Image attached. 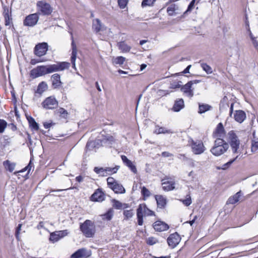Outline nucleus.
Masks as SVG:
<instances>
[{
  "label": "nucleus",
  "mask_w": 258,
  "mask_h": 258,
  "mask_svg": "<svg viewBox=\"0 0 258 258\" xmlns=\"http://www.w3.org/2000/svg\"><path fill=\"white\" fill-rule=\"evenodd\" d=\"M229 148V144L223 139L217 138L210 150L211 153L217 157L224 154Z\"/></svg>",
  "instance_id": "1"
},
{
  "label": "nucleus",
  "mask_w": 258,
  "mask_h": 258,
  "mask_svg": "<svg viewBox=\"0 0 258 258\" xmlns=\"http://www.w3.org/2000/svg\"><path fill=\"white\" fill-rule=\"evenodd\" d=\"M80 230L86 237L92 238L96 233L95 223L90 220H86L80 224Z\"/></svg>",
  "instance_id": "2"
},
{
  "label": "nucleus",
  "mask_w": 258,
  "mask_h": 258,
  "mask_svg": "<svg viewBox=\"0 0 258 258\" xmlns=\"http://www.w3.org/2000/svg\"><path fill=\"white\" fill-rule=\"evenodd\" d=\"M227 143L230 145L232 153L238 154L239 153L240 140L236 133L234 131H230L226 136Z\"/></svg>",
  "instance_id": "3"
},
{
  "label": "nucleus",
  "mask_w": 258,
  "mask_h": 258,
  "mask_svg": "<svg viewBox=\"0 0 258 258\" xmlns=\"http://www.w3.org/2000/svg\"><path fill=\"white\" fill-rule=\"evenodd\" d=\"M155 216V213L148 209L145 204H140L137 209V217L138 224L140 226L143 224V217Z\"/></svg>",
  "instance_id": "4"
},
{
  "label": "nucleus",
  "mask_w": 258,
  "mask_h": 258,
  "mask_svg": "<svg viewBox=\"0 0 258 258\" xmlns=\"http://www.w3.org/2000/svg\"><path fill=\"white\" fill-rule=\"evenodd\" d=\"M36 7L38 15L42 14L44 16H48L50 15L53 11L52 7L45 1L37 2Z\"/></svg>",
  "instance_id": "5"
},
{
  "label": "nucleus",
  "mask_w": 258,
  "mask_h": 258,
  "mask_svg": "<svg viewBox=\"0 0 258 258\" xmlns=\"http://www.w3.org/2000/svg\"><path fill=\"white\" fill-rule=\"evenodd\" d=\"M47 66H40L32 69L30 72V76L33 78H37L46 74H49Z\"/></svg>",
  "instance_id": "6"
},
{
  "label": "nucleus",
  "mask_w": 258,
  "mask_h": 258,
  "mask_svg": "<svg viewBox=\"0 0 258 258\" xmlns=\"http://www.w3.org/2000/svg\"><path fill=\"white\" fill-rule=\"evenodd\" d=\"M201 82V80H195L190 81L187 82L186 84L183 85L181 88V90L186 95L189 97H192L194 96V88L192 87L193 85L197 84Z\"/></svg>",
  "instance_id": "7"
},
{
  "label": "nucleus",
  "mask_w": 258,
  "mask_h": 258,
  "mask_svg": "<svg viewBox=\"0 0 258 258\" xmlns=\"http://www.w3.org/2000/svg\"><path fill=\"white\" fill-rule=\"evenodd\" d=\"M48 72L52 73L55 72L62 71L70 67V63L67 62H58L55 64L48 65Z\"/></svg>",
  "instance_id": "8"
},
{
  "label": "nucleus",
  "mask_w": 258,
  "mask_h": 258,
  "mask_svg": "<svg viewBox=\"0 0 258 258\" xmlns=\"http://www.w3.org/2000/svg\"><path fill=\"white\" fill-rule=\"evenodd\" d=\"M42 105L45 109H53L58 106V101L54 96L47 97L42 103Z\"/></svg>",
  "instance_id": "9"
},
{
  "label": "nucleus",
  "mask_w": 258,
  "mask_h": 258,
  "mask_svg": "<svg viewBox=\"0 0 258 258\" xmlns=\"http://www.w3.org/2000/svg\"><path fill=\"white\" fill-rule=\"evenodd\" d=\"M191 147L192 152L196 155L201 154L206 150L203 143L201 141L191 140Z\"/></svg>",
  "instance_id": "10"
},
{
  "label": "nucleus",
  "mask_w": 258,
  "mask_h": 258,
  "mask_svg": "<svg viewBox=\"0 0 258 258\" xmlns=\"http://www.w3.org/2000/svg\"><path fill=\"white\" fill-rule=\"evenodd\" d=\"M48 45L46 42H42L36 45L34 48V53L38 56L44 55L48 50Z\"/></svg>",
  "instance_id": "11"
},
{
  "label": "nucleus",
  "mask_w": 258,
  "mask_h": 258,
  "mask_svg": "<svg viewBox=\"0 0 258 258\" xmlns=\"http://www.w3.org/2000/svg\"><path fill=\"white\" fill-rule=\"evenodd\" d=\"M39 19L38 13H36L29 15L25 18L24 21V25L25 26L33 27L37 24Z\"/></svg>",
  "instance_id": "12"
},
{
  "label": "nucleus",
  "mask_w": 258,
  "mask_h": 258,
  "mask_svg": "<svg viewBox=\"0 0 258 258\" xmlns=\"http://www.w3.org/2000/svg\"><path fill=\"white\" fill-rule=\"evenodd\" d=\"M180 240L181 238L177 232H175L170 234L167 240L169 246L173 248L179 243Z\"/></svg>",
  "instance_id": "13"
},
{
  "label": "nucleus",
  "mask_w": 258,
  "mask_h": 258,
  "mask_svg": "<svg viewBox=\"0 0 258 258\" xmlns=\"http://www.w3.org/2000/svg\"><path fill=\"white\" fill-rule=\"evenodd\" d=\"M91 254L90 251L86 248H82L77 250L71 256V258H86Z\"/></svg>",
  "instance_id": "14"
},
{
  "label": "nucleus",
  "mask_w": 258,
  "mask_h": 258,
  "mask_svg": "<svg viewBox=\"0 0 258 258\" xmlns=\"http://www.w3.org/2000/svg\"><path fill=\"white\" fill-rule=\"evenodd\" d=\"M225 135V132L223 124L220 122L219 123L213 132V136L215 138H223Z\"/></svg>",
  "instance_id": "15"
},
{
  "label": "nucleus",
  "mask_w": 258,
  "mask_h": 258,
  "mask_svg": "<svg viewBox=\"0 0 258 258\" xmlns=\"http://www.w3.org/2000/svg\"><path fill=\"white\" fill-rule=\"evenodd\" d=\"M91 200L94 202H102L104 200V194L98 188L91 196Z\"/></svg>",
  "instance_id": "16"
},
{
  "label": "nucleus",
  "mask_w": 258,
  "mask_h": 258,
  "mask_svg": "<svg viewBox=\"0 0 258 258\" xmlns=\"http://www.w3.org/2000/svg\"><path fill=\"white\" fill-rule=\"evenodd\" d=\"M163 189L165 191H170L175 189V182L173 181L166 180V178L162 180Z\"/></svg>",
  "instance_id": "17"
},
{
  "label": "nucleus",
  "mask_w": 258,
  "mask_h": 258,
  "mask_svg": "<svg viewBox=\"0 0 258 258\" xmlns=\"http://www.w3.org/2000/svg\"><path fill=\"white\" fill-rule=\"evenodd\" d=\"M153 227L157 231H164L169 229V226L164 222L158 221L154 223Z\"/></svg>",
  "instance_id": "18"
},
{
  "label": "nucleus",
  "mask_w": 258,
  "mask_h": 258,
  "mask_svg": "<svg viewBox=\"0 0 258 258\" xmlns=\"http://www.w3.org/2000/svg\"><path fill=\"white\" fill-rule=\"evenodd\" d=\"M51 80L52 82V86L54 89L58 88L62 85L60 75L57 74H54L52 75Z\"/></svg>",
  "instance_id": "19"
},
{
  "label": "nucleus",
  "mask_w": 258,
  "mask_h": 258,
  "mask_svg": "<svg viewBox=\"0 0 258 258\" xmlns=\"http://www.w3.org/2000/svg\"><path fill=\"white\" fill-rule=\"evenodd\" d=\"M121 158L123 163L127 166L134 173H136L137 172L136 166L133 164V162L130 160L125 155H121Z\"/></svg>",
  "instance_id": "20"
},
{
  "label": "nucleus",
  "mask_w": 258,
  "mask_h": 258,
  "mask_svg": "<svg viewBox=\"0 0 258 258\" xmlns=\"http://www.w3.org/2000/svg\"><path fill=\"white\" fill-rule=\"evenodd\" d=\"M155 198L157 202V207L163 209L167 204V200L162 195H155Z\"/></svg>",
  "instance_id": "21"
},
{
  "label": "nucleus",
  "mask_w": 258,
  "mask_h": 258,
  "mask_svg": "<svg viewBox=\"0 0 258 258\" xmlns=\"http://www.w3.org/2000/svg\"><path fill=\"white\" fill-rule=\"evenodd\" d=\"M242 196L241 191L240 190L236 192L234 195L231 196L228 199L226 204H235L238 202L240 200V198Z\"/></svg>",
  "instance_id": "22"
},
{
  "label": "nucleus",
  "mask_w": 258,
  "mask_h": 258,
  "mask_svg": "<svg viewBox=\"0 0 258 258\" xmlns=\"http://www.w3.org/2000/svg\"><path fill=\"white\" fill-rule=\"evenodd\" d=\"M234 117L235 120L239 123L242 122L246 118L245 113L241 110L235 111Z\"/></svg>",
  "instance_id": "23"
},
{
  "label": "nucleus",
  "mask_w": 258,
  "mask_h": 258,
  "mask_svg": "<svg viewBox=\"0 0 258 258\" xmlns=\"http://www.w3.org/2000/svg\"><path fill=\"white\" fill-rule=\"evenodd\" d=\"M92 29L96 33L103 30V26L99 19H95L93 20Z\"/></svg>",
  "instance_id": "24"
},
{
  "label": "nucleus",
  "mask_w": 258,
  "mask_h": 258,
  "mask_svg": "<svg viewBox=\"0 0 258 258\" xmlns=\"http://www.w3.org/2000/svg\"><path fill=\"white\" fill-rule=\"evenodd\" d=\"M4 17L5 18V24L6 26H10L12 24V15L9 14L8 8H5L4 9Z\"/></svg>",
  "instance_id": "25"
},
{
  "label": "nucleus",
  "mask_w": 258,
  "mask_h": 258,
  "mask_svg": "<svg viewBox=\"0 0 258 258\" xmlns=\"http://www.w3.org/2000/svg\"><path fill=\"white\" fill-rule=\"evenodd\" d=\"M72 47V56H71V62L73 64V67L74 68H75V60L77 57V49L76 45L75 44V43L74 42V40H73V37H72V42L71 43Z\"/></svg>",
  "instance_id": "26"
},
{
  "label": "nucleus",
  "mask_w": 258,
  "mask_h": 258,
  "mask_svg": "<svg viewBox=\"0 0 258 258\" xmlns=\"http://www.w3.org/2000/svg\"><path fill=\"white\" fill-rule=\"evenodd\" d=\"M184 107V101L182 99H179L175 101L172 107V110L175 112L179 111Z\"/></svg>",
  "instance_id": "27"
},
{
  "label": "nucleus",
  "mask_w": 258,
  "mask_h": 258,
  "mask_svg": "<svg viewBox=\"0 0 258 258\" xmlns=\"http://www.w3.org/2000/svg\"><path fill=\"white\" fill-rule=\"evenodd\" d=\"M110 188L112 189L116 194H123L125 192V190L123 186L118 182L114 184Z\"/></svg>",
  "instance_id": "28"
},
{
  "label": "nucleus",
  "mask_w": 258,
  "mask_h": 258,
  "mask_svg": "<svg viewBox=\"0 0 258 258\" xmlns=\"http://www.w3.org/2000/svg\"><path fill=\"white\" fill-rule=\"evenodd\" d=\"M47 84L45 82H42L39 84L35 93L42 94L47 89Z\"/></svg>",
  "instance_id": "29"
},
{
  "label": "nucleus",
  "mask_w": 258,
  "mask_h": 258,
  "mask_svg": "<svg viewBox=\"0 0 258 258\" xmlns=\"http://www.w3.org/2000/svg\"><path fill=\"white\" fill-rule=\"evenodd\" d=\"M56 114L59 115V116L63 118L67 119L68 117L69 113L68 111L63 108L60 107L57 109L55 111Z\"/></svg>",
  "instance_id": "30"
},
{
  "label": "nucleus",
  "mask_w": 258,
  "mask_h": 258,
  "mask_svg": "<svg viewBox=\"0 0 258 258\" xmlns=\"http://www.w3.org/2000/svg\"><path fill=\"white\" fill-rule=\"evenodd\" d=\"M4 166L10 172H13L15 168L16 163H12L9 160H6L3 163Z\"/></svg>",
  "instance_id": "31"
},
{
  "label": "nucleus",
  "mask_w": 258,
  "mask_h": 258,
  "mask_svg": "<svg viewBox=\"0 0 258 258\" xmlns=\"http://www.w3.org/2000/svg\"><path fill=\"white\" fill-rule=\"evenodd\" d=\"M212 108V106L206 104H199V111L200 114L205 113V112L210 110Z\"/></svg>",
  "instance_id": "32"
},
{
  "label": "nucleus",
  "mask_w": 258,
  "mask_h": 258,
  "mask_svg": "<svg viewBox=\"0 0 258 258\" xmlns=\"http://www.w3.org/2000/svg\"><path fill=\"white\" fill-rule=\"evenodd\" d=\"M30 126L35 131H38L39 130V125L36 122L35 119L30 116L29 118H27Z\"/></svg>",
  "instance_id": "33"
},
{
  "label": "nucleus",
  "mask_w": 258,
  "mask_h": 258,
  "mask_svg": "<svg viewBox=\"0 0 258 258\" xmlns=\"http://www.w3.org/2000/svg\"><path fill=\"white\" fill-rule=\"evenodd\" d=\"M117 45L119 47V49L121 50L122 52H128L131 47L127 45L124 42H118Z\"/></svg>",
  "instance_id": "34"
},
{
  "label": "nucleus",
  "mask_w": 258,
  "mask_h": 258,
  "mask_svg": "<svg viewBox=\"0 0 258 258\" xmlns=\"http://www.w3.org/2000/svg\"><path fill=\"white\" fill-rule=\"evenodd\" d=\"M94 171L97 174H99L101 176H105V174L107 172V167L105 168L102 167H95L94 168Z\"/></svg>",
  "instance_id": "35"
},
{
  "label": "nucleus",
  "mask_w": 258,
  "mask_h": 258,
  "mask_svg": "<svg viewBox=\"0 0 258 258\" xmlns=\"http://www.w3.org/2000/svg\"><path fill=\"white\" fill-rule=\"evenodd\" d=\"M102 142L104 143H107L109 145H111L115 142V139L113 136L107 135L102 139Z\"/></svg>",
  "instance_id": "36"
},
{
  "label": "nucleus",
  "mask_w": 258,
  "mask_h": 258,
  "mask_svg": "<svg viewBox=\"0 0 258 258\" xmlns=\"http://www.w3.org/2000/svg\"><path fill=\"white\" fill-rule=\"evenodd\" d=\"M155 132L157 134L173 133V132L171 130H167L166 128L163 127H158V128L156 129Z\"/></svg>",
  "instance_id": "37"
},
{
  "label": "nucleus",
  "mask_w": 258,
  "mask_h": 258,
  "mask_svg": "<svg viewBox=\"0 0 258 258\" xmlns=\"http://www.w3.org/2000/svg\"><path fill=\"white\" fill-rule=\"evenodd\" d=\"M114 211L112 209H110L108 211L102 215L103 219H106L107 220H110L113 215Z\"/></svg>",
  "instance_id": "38"
},
{
  "label": "nucleus",
  "mask_w": 258,
  "mask_h": 258,
  "mask_svg": "<svg viewBox=\"0 0 258 258\" xmlns=\"http://www.w3.org/2000/svg\"><path fill=\"white\" fill-rule=\"evenodd\" d=\"M201 67L203 70L208 74H211L213 72L212 68L206 63H201Z\"/></svg>",
  "instance_id": "39"
},
{
  "label": "nucleus",
  "mask_w": 258,
  "mask_h": 258,
  "mask_svg": "<svg viewBox=\"0 0 258 258\" xmlns=\"http://www.w3.org/2000/svg\"><path fill=\"white\" fill-rule=\"evenodd\" d=\"M125 60V58L123 56H117L113 59V63L115 64H122Z\"/></svg>",
  "instance_id": "40"
},
{
  "label": "nucleus",
  "mask_w": 258,
  "mask_h": 258,
  "mask_svg": "<svg viewBox=\"0 0 258 258\" xmlns=\"http://www.w3.org/2000/svg\"><path fill=\"white\" fill-rule=\"evenodd\" d=\"M123 216H124V220H128L131 218L134 215V213L133 210H124L123 213Z\"/></svg>",
  "instance_id": "41"
},
{
  "label": "nucleus",
  "mask_w": 258,
  "mask_h": 258,
  "mask_svg": "<svg viewBox=\"0 0 258 258\" xmlns=\"http://www.w3.org/2000/svg\"><path fill=\"white\" fill-rule=\"evenodd\" d=\"M60 239V238L57 232L51 233L50 235L49 240L53 242H56Z\"/></svg>",
  "instance_id": "42"
},
{
  "label": "nucleus",
  "mask_w": 258,
  "mask_h": 258,
  "mask_svg": "<svg viewBox=\"0 0 258 258\" xmlns=\"http://www.w3.org/2000/svg\"><path fill=\"white\" fill-rule=\"evenodd\" d=\"M8 123L7 121L4 119H0V133H3L5 128L7 127Z\"/></svg>",
  "instance_id": "43"
},
{
  "label": "nucleus",
  "mask_w": 258,
  "mask_h": 258,
  "mask_svg": "<svg viewBox=\"0 0 258 258\" xmlns=\"http://www.w3.org/2000/svg\"><path fill=\"white\" fill-rule=\"evenodd\" d=\"M113 203V206L116 209H121L122 208L123 204H122L119 201L116 200L115 199L112 200V201Z\"/></svg>",
  "instance_id": "44"
},
{
  "label": "nucleus",
  "mask_w": 258,
  "mask_h": 258,
  "mask_svg": "<svg viewBox=\"0 0 258 258\" xmlns=\"http://www.w3.org/2000/svg\"><path fill=\"white\" fill-rule=\"evenodd\" d=\"M180 201L186 206H188L191 204V200L190 195H186V199L180 200Z\"/></svg>",
  "instance_id": "45"
},
{
  "label": "nucleus",
  "mask_w": 258,
  "mask_h": 258,
  "mask_svg": "<svg viewBox=\"0 0 258 258\" xmlns=\"http://www.w3.org/2000/svg\"><path fill=\"white\" fill-rule=\"evenodd\" d=\"M156 0H143L142 3V6L145 7L146 6H151L153 5Z\"/></svg>",
  "instance_id": "46"
},
{
  "label": "nucleus",
  "mask_w": 258,
  "mask_h": 258,
  "mask_svg": "<svg viewBox=\"0 0 258 258\" xmlns=\"http://www.w3.org/2000/svg\"><path fill=\"white\" fill-rule=\"evenodd\" d=\"M22 226V224H19L18 226L16 228V230L15 236H16V239L18 241L20 240V237L19 235H20V231L21 230Z\"/></svg>",
  "instance_id": "47"
},
{
  "label": "nucleus",
  "mask_w": 258,
  "mask_h": 258,
  "mask_svg": "<svg viewBox=\"0 0 258 258\" xmlns=\"http://www.w3.org/2000/svg\"><path fill=\"white\" fill-rule=\"evenodd\" d=\"M107 182L109 187H110L117 182L113 177H109L107 178Z\"/></svg>",
  "instance_id": "48"
},
{
  "label": "nucleus",
  "mask_w": 258,
  "mask_h": 258,
  "mask_svg": "<svg viewBox=\"0 0 258 258\" xmlns=\"http://www.w3.org/2000/svg\"><path fill=\"white\" fill-rule=\"evenodd\" d=\"M238 156H236V157L235 158H234L233 159L231 160L227 163L223 164L222 165V167H221V169H224V170L227 169L234 161H235L238 158Z\"/></svg>",
  "instance_id": "49"
},
{
  "label": "nucleus",
  "mask_w": 258,
  "mask_h": 258,
  "mask_svg": "<svg viewBox=\"0 0 258 258\" xmlns=\"http://www.w3.org/2000/svg\"><path fill=\"white\" fill-rule=\"evenodd\" d=\"M141 193L144 197H149L151 195L150 191L145 186L142 188Z\"/></svg>",
  "instance_id": "50"
},
{
  "label": "nucleus",
  "mask_w": 258,
  "mask_h": 258,
  "mask_svg": "<svg viewBox=\"0 0 258 258\" xmlns=\"http://www.w3.org/2000/svg\"><path fill=\"white\" fill-rule=\"evenodd\" d=\"M118 4L121 9H124L128 2V0H117Z\"/></svg>",
  "instance_id": "51"
},
{
  "label": "nucleus",
  "mask_w": 258,
  "mask_h": 258,
  "mask_svg": "<svg viewBox=\"0 0 258 258\" xmlns=\"http://www.w3.org/2000/svg\"><path fill=\"white\" fill-rule=\"evenodd\" d=\"M175 10V5H173L167 8V12L169 15L172 16L174 14Z\"/></svg>",
  "instance_id": "52"
},
{
  "label": "nucleus",
  "mask_w": 258,
  "mask_h": 258,
  "mask_svg": "<svg viewBox=\"0 0 258 258\" xmlns=\"http://www.w3.org/2000/svg\"><path fill=\"white\" fill-rule=\"evenodd\" d=\"M58 233V234L59 235V236L60 237V238H61L66 236H67L69 232L68 231V230H61V231H56Z\"/></svg>",
  "instance_id": "53"
},
{
  "label": "nucleus",
  "mask_w": 258,
  "mask_h": 258,
  "mask_svg": "<svg viewBox=\"0 0 258 258\" xmlns=\"http://www.w3.org/2000/svg\"><path fill=\"white\" fill-rule=\"evenodd\" d=\"M196 0H192L191 2L189 3L188 8L185 12V13H187L188 12H190L194 8Z\"/></svg>",
  "instance_id": "54"
},
{
  "label": "nucleus",
  "mask_w": 258,
  "mask_h": 258,
  "mask_svg": "<svg viewBox=\"0 0 258 258\" xmlns=\"http://www.w3.org/2000/svg\"><path fill=\"white\" fill-rule=\"evenodd\" d=\"M120 166H116L115 167L111 168V167H107V171L111 172L114 173H116L117 170L119 169Z\"/></svg>",
  "instance_id": "55"
},
{
  "label": "nucleus",
  "mask_w": 258,
  "mask_h": 258,
  "mask_svg": "<svg viewBox=\"0 0 258 258\" xmlns=\"http://www.w3.org/2000/svg\"><path fill=\"white\" fill-rule=\"evenodd\" d=\"M258 149V139L257 141H253L251 145V151L252 152L256 151Z\"/></svg>",
  "instance_id": "56"
},
{
  "label": "nucleus",
  "mask_w": 258,
  "mask_h": 258,
  "mask_svg": "<svg viewBox=\"0 0 258 258\" xmlns=\"http://www.w3.org/2000/svg\"><path fill=\"white\" fill-rule=\"evenodd\" d=\"M156 242V240L154 237H149L147 240V243L149 245H153Z\"/></svg>",
  "instance_id": "57"
},
{
  "label": "nucleus",
  "mask_w": 258,
  "mask_h": 258,
  "mask_svg": "<svg viewBox=\"0 0 258 258\" xmlns=\"http://www.w3.org/2000/svg\"><path fill=\"white\" fill-rule=\"evenodd\" d=\"M161 156L163 157H172L173 155L168 152H163L161 154Z\"/></svg>",
  "instance_id": "58"
},
{
  "label": "nucleus",
  "mask_w": 258,
  "mask_h": 258,
  "mask_svg": "<svg viewBox=\"0 0 258 258\" xmlns=\"http://www.w3.org/2000/svg\"><path fill=\"white\" fill-rule=\"evenodd\" d=\"M181 85L180 84H179V83H172L170 85V88H172V89L178 88H179L181 86Z\"/></svg>",
  "instance_id": "59"
},
{
  "label": "nucleus",
  "mask_w": 258,
  "mask_h": 258,
  "mask_svg": "<svg viewBox=\"0 0 258 258\" xmlns=\"http://www.w3.org/2000/svg\"><path fill=\"white\" fill-rule=\"evenodd\" d=\"M253 46L258 49V41L256 40V38L251 40Z\"/></svg>",
  "instance_id": "60"
},
{
  "label": "nucleus",
  "mask_w": 258,
  "mask_h": 258,
  "mask_svg": "<svg viewBox=\"0 0 258 258\" xmlns=\"http://www.w3.org/2000/svg\"><path fill=\"white\" fill-rule=\"evenodd\" d=\"M191 66L188 65L182 72L183 74H186L189 73V69H190Z\"/></svg>",
  "instance_id": "61"
},
{
  "label": "nucleus",
  "mask_w": 258,
  "mask_h": 258,
  "mask_svg": "<svg viewBox=\"0 0 258 258\" xmlns=\"http://www.w3.org/2000/svg\"><path fill=\"white\" fill-rule=\"evenodd\" d=\"M51 123L44 122L43 125L45 128H49L51 126Z\"/></svg>",
  "instance_id": "62"
},
{
  "label": "nucleus",
  "mask_w": 258,
  "mask_h": 258,
  "mask_svg": "<svg viewBox=\"0 0 258 258\" xmlns=\"http://www.w3.org/2000/svg\"><path fill=\"white\" fill-rule=\"evenodd\" d=\"M44 226V223L42 221H41L39 223L38 225H37V227L38 229H40L41 228H42Z\"/></svg>",
  "instance_id": "63"
},
{
  "label": "nucleus",
  "mask_w": 258,
  "mask_h": 258,
  "mask_svg": "<svg viewBox=\"0 0 258 258\" xmlns=\"http://www.w3.org/2000/svg\"><path fill=\"white\" fill-rule=\"evenodd\" d=\"M76 179L78 182H81L83 181V177L82 176L79 175L76 177Z\"/></svg>",
  "instance_id": "64"
}]
</instances>
